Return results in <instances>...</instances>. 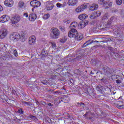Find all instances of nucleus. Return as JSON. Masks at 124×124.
<instances>
[{
  "instance_id": "obj_58",
  "label": "nucleus",
  "mask_w": 124,
  "mask_h": 124,
  "mask_svg": "<svg viewBox=\"0 0 124 124\" xmlns=\"http://www.w3.org/2000/svg\"><path fill=\"white\" fill-rule=\"evenodd\" d=\"M71 80H72V79L70 80V82H71V83H72V81H71Z\"/></svg>"
},
{
  "instance_id": "obj_15",
  "label": "nucleus",
  "mask_w": 124,
  "mask_h": 124,
  "mask_svg": "<svg viewBox=\"0 0 124 124\" xmlns=\"http://www.w3.org/2000/svg\"><path fill=\"white\" fill-rule=\"evenodd\" d=\"M77 26H78V23L76 22H72L70 25V29L71 30H75L77 28Z\"/></svg>"
},
{
  "instance_id": "obj_59",
  "label": "nucleus",
  "mask_w": 124,
  "mask_h": 124,
  "mask_svg": "<svg viewBox=\"0 0 124 124\" xmlns=\"http://www.w3.org/2000/svg\"><path fill=\"white\" fill-rule=\"evenodd\" d=\"M117 34H120V32L117 33Z\"/></svg>"
},
{
  "instance_id": "obj_61",
  "label": "nucleus",
  "mask_w": 124,
  "mask_h": 124,
  "mask_svg": "<svg viewBox=\"0 0 124 124\" xmlns=\"http://www.w3.org/2000/svg\"><path fill=\"white\" fill-rule=\"evenodd\" d=\"M87 110H89V108H87Z\"/></svg>"
},
{
  "instance_id": "obj_40",
  "label": "nucleus",
  "mask_w": 124,
  "mask_h": 124,
  "mask_svg": "<svg viewBox=\"0 0 124 124\" xmlns=\"http://www.w3.org/2000/svg\"><path fill=\"white\" fill-rule=\"evenodd\" d=\"M96 13L97 14V17H99V16L101 15V12H100V11H97L96 12Z\"/></svg>"
},
{
  "instance_id": "obj_4",
  "label": "nucleus",
  "mask_w": 124,
  "mask_h": 124,
  "mask_svg": "<svg viewBox=\"0 0 124 124\" xmlns=\"http://www.w3.org/2000/svg\"><path fill=\"white\" fill-rule=\"evenodd\" d=\"M77 33L78 31L76 29H72L70 31H69L68 36L70 37V38H75Z\"/></svg>"
},
{
  "instance_id": "obj_31",
  "label": "nucleus",
  "mask_w": 124,
  "mask_h": 124,
  "mask_svg": "<svg viewBox=\"0 0 124 124\" xmlns=\"http://www.w3.org/2000/svg\"><path fill=\"white\" fill-rule=\"evenodd\" d=\"M116 4L118 5H121L122 3H123V0H116Z\"/></svg>"
},
{
  "instance_id": "obj_8",
  "label": "nucleus",
  "mask_w": 124,
  "mask_h": 124,
  "mask_svg": "<svg viewBox=\"0 0 124 124\" xmlns=\"http://www.w3.org/2000/svg\"><path fill=\"white\" fill-rule=\"evenodd\" d=\"M46 7L47 10L49 11L50 10H52L54 8V4H53V1L50 2L47 1L46 2Z\"/></svg>"
},
{
  "instance_id": "obj_46",
  "label": "nucleus",
  "mask_w": 124,
  "mask_h": 124,
  "mask_svg": "<svg viewBox=\"0 0 124 124\" xmlns=\"http://www.w3.org/2000/svg\"><path fill=\"white\" fill-rule=\"evenodd\" d=\"M116 83H117V84H121V83H122V81L117 79L116 80Z\"/></svg>"
},
{
  "instance_id": "obj_6",
  "label": "nucleus",
  "mask_w": 124,
  "mask_h": 124,
  "mask_svg": "<svg viewBox=\"0 0 124 124\" xmlns=\"http://www.w3.org/2000/svg\"><path fill=\"white\" fill-rule=\"evenodd\" d=\"M7 35V30L5 28H3L0 30V38L3 39Z\"/></svg>"
},
{
  "instance_id": "obj_63",
  "label": "nucleus",
  "mask_w": 124,
  "mask_h": 124,
  "mask_svg": "<svg viewBox=\"0 0 124 124\" xmlns=\"http://www.w3.org/2000/svg\"><path fill=\"white\" fill-rule=\"evenodd\" d=\"M59 0L61 1V0Z\"/></svg>"
},
{
  "instance_id": "obj_62",
  "label": "nucleus",
  "mask_w": 124,
  "mask_h": 124,
  "mask_svg": "<svg viewBox=\"0 0 124 124\" xmlns=\"http://www.w3.org/2000/svg\"><path fill=\"white\" fill-rule=\"evenodd\" d=\"M96 42H97V43H98V41H96Z\"/></svg>"
},
{
  "instance_id": "obj_22",
  "label": "nucleus",
  "mask_w": 124,
  "mask_h": 124,
  "mask_svg": "<svg viewBox=\"0 0 124 124\" xmlns=\"http://www.w3.org/2000/svg\"><path fill=\"white\" fill-rule=\"evenodd\" d=\"M75 38V39H77V40H81L83 38V35L82 34H78V33L77 34Z\"/></svg>"
},
{
  "instance_id": "obj_2",
  "label": "nucleus",
  "mask_w": 124,
  "mask_h": 124,
  "mask_svg": "<svg viewBox=\"0 0 124 124\" xmlns=\"http://www.w3.org/2000/svg\"><path fill=\"white\" fill-rule=\"evenodd\" d=\"M51 31L54 35L52 38H53V39H58V38H59V36L60 35V31H59V29L53 27L51 29Z\"/></svg>"
},
{
  "instance_id": "obj_17",
  "label": "nucleus",
  "mask_w": 124,
  "mask_h": 124,
  "mask_svg": "<svg viewBox=\"0 0 124 124\" xmlns=\"http://www.w3.org/2000/svg\"><path fill=\"white\" fill-rule=\"evenodd\" d=\"M93 42H95V41H93V40H89L87 41L86 43L84 44V45L82 46V48H85V47H87L88 45H90V44H92V43H93Z\"/></svg>"
},
{
  "instance_id": "obj_24",
  "label": "nucleus",
  "mask_w": 124,
  "mask_h": 124,
  "mask_svg": "<svg viewBox=\"0 0 124 124\" xmlns=\"http://www.w3.org/2000/svg\"><path fill=\"white\" fill-rule=\"evenodd\" d=\"M22 103L24 106H28V107L32 105V103L31 102H26L25 101H22Z\"/></svg>"
},
{
  "instance_id": "obj_5",
  "label": "nucleus",
  "mask_w": 124,
  "mask_h": 124,
  "mask_svg": "<svg viewBox=\"0 0 124 124\" xmlns=\"http://www.w3.org/2000/svg\"><path fill=\"white\" fill-rule=\"evenodd\" d=\"M30 5L32 6V7L35 8V7H39V6L41 5V3L38 0H33L30 2Z\"/></svg>"
},
{
  "instance_id": "obj_13",
  "label": "nucleus",
  "mask_w": 124,
  "mask_h": 124,
  "mask_svg": "<svg viewBox=\"0 0 124 124\" xmlns=\"http://www.w3.org/2000/svg\"><path fill=\"white\" fill-rule=\"evenodd\" d=\"M4 3L6 6H9V7H11V6L13 5V0H6L4 1Z\"/></svg>"
},
{
  "instance_id": "obj_18",
  "label": "nucleus",
  "mask_w": 124,
  "mask_h": 124,
  "mask_svg": "<svg viewBox=\"0 0 124 124\" xmlns=\"http://www.w3.org/2000/svg\"><path fill=\"white\" fill-rule=\"evenodd\" d=\"M78 19H79V20H81L82 21H83V20H85L88 18V15H87L85 14H80L78 16Z\"/></svg>"
},
{
  "instance_id": "obj_50",
  "label": "nucleus",
  "mask_w": 124,
  "mask_h": 124,
  "mask_svg": "<svg viewBox=\"0 0 124 124\" xmlns=\"http://www.w3.org/2000/svg\"><path fill=\"white\" fill-rule=\"evenodd\" d=\"M3 10V8H2V6L0 5V12L2 11Z\"/></svg>"
},
{
  "instance_id": "obj_60",
  "label": "nucleus",
  "mask_w": 124,
  "mask_h": 124,
  "mask_svg": "<svg viewBox=\"0 0 124 124\" xmlns=\"http://www.w3.org/2000/svg\"><path fill=\"white\" fill-rule=\"evenodd\" d=\"M78 106H80V104H78Z\"/></svg>"
},
{
  "instance_id": "obj_44",
  "label": "nucleus",
  "mask_w": 124,
  "mask_h": 124,
  "mask_svg": "<svg viewBox=\"0 0 124 124\" xmlns=\"http://www.w3.org/2000/svg\"><path fill=\"white\" fill-rule=\"evenodd\" d=\"M23 15L24 16H25L26 18H28V17H29V14L27 13H24Z\"/></svg>"
},
{
  "instance_id": "obj_56",
  "label": "nucleus",
  "mask_w": 124,
  "mask_h": 124,
  "mask_svg": "<svg viewBox=\"0 0 124 124\" xmlns=\"http://www.w3.org/2000/svg\"><path fill=\"white\" fill-rule=\"evenodd\" d=\"M89 120H93V117H89Z\"/></svg>"
},
{
  "instance_id": "obj_54",
  "label": "nucleus",
  "mask_w": 124,
  "mask_h": 124,
  "mask_svg": "<svg viewBox=\"0 0 124 124\" xmlns=\"http://www.w3.org/2000/svg\"><path fill=\"white\" fill-rule=\"evenodd\" d=\"M12 93H14V94H16V91H12Z\"/></svg>"
},
{
  "instance_id": "obj_42",
  "label": "nucleus",
  "mask_w": 124,
  "mask_h": 124,
  "mask_svg": "<svg viewBox=\"0 0 124 124\" xmlns=\"http://www.w3.org/2000/svg\"><path fill=\"white\" fill-rule=\"evenodd\" d=\"M46 51H45L44 50H43L42 51V55H43V56H46Z\"/></svg>"
},
{
  "instance_id": "obj_30",
  "label": "nucleus",
  "mask_w": 124,
  "mask_h": 124,
  "mask_svg": "<svg viewBox=\"0 0 124 124\" xmlns=\"http://www.w3.org/2000/svg\"><path fill=\"white\" fill-rule=\"evenodd\" d=\"M66 99H68V98L66 97H64L63 98H61V100L63 102H65V103H67V100H66Z\"/></svg>"
},
{
  "instance_id": "obj_11",
  "label": "nucleus",
  "mask_w": 124,
  "mask_h": 124,
  "mask_svg": "<svg viewBox=\"0 0 124 124\" xmlns=\"http://www.w3.org/2000/svg\"><path fill=\"white\" fill-rule=\"evenodd\" d=\"M20 16L18 15H16L15 16L13 17L12 19V23L13 25H15V24H17L18 22H19L20 20Z\"/></svg>"
},
{
  "instance_id": "obj_49",
  "label": "nucleus",
  "mask_w": 124,
  "mask_h": 124,
  "mask_svg": "<svg viewBox=\"0 0 124 124\" xmlns=\"http://www.w3.org/2000/svg\"><path fill=\"white\" fill-rule=\"evenodd\" d=\"M93 15H94V17H97L98 16H97V14H96V12H94L93 13Z\"/></svg>"
},
{
  "instance_id": "obj_29",
  "label": "nucleus",
  "mask_w": 124,
  "mask_h": 124,
  "mask_svg": "<svg viewBox=\"0 0 124 124\" xmlns=\"http://www.w3.org/2000/svg\"><path fill=\"white\" fill-rule=\"evenodd\" d=\"M49 17H50V15L49 14H47L44 16L43 19H44L45 20H47V19H48Z\"/></svg>"
},
{
  "instance_id": "obj_36",
  "label": "nucleus",
  "mask_w": 124,
  "mask_h": 124,
  "mask_svg": "<svg viewBox=\"0 0 124 124\" xmlns=\"http://www.w3.org/2000/svg\"><path fill=\"white\" fill-rule=\"evenodd\" d=\"M108 50H109V51H111V52L112 53H115V49L114 48H113L112 47H109L108 48Z\"/></svg>"
},
{
  "instance_id": "obj_32",
  "label": "nucleus",
  "mask_w": 124,
  "mask_h": 124,
  "mask_svg": "<svg viewBox=\"0 0 124 124\" xmlns=\"http://www.w3.org/2000/svg\"><path fill=\"white\" fill-rule=\"evenodd\" d=\"M101 80L104 84H107V83H108V81L107 80V78H102V79H101Z\"/></svg>"
},
{
  "instance_id": "obj_53",
  "label": "nucleus",
  "mask_w": 124,
  "mask_h": 124,
  "mask_svg": "<svg viewBox=\"0 0 124 124\" xmlns=\"http://www.w3.org/2000/svg\"><path fill=\"white\" fill-rule=\"evenodd\" d=\"M121 14H122V16L123 17H124V12H122V13H121Z\"/></svg>"
},
{
  "instance_id": "obj_37",
  "label": "nucleus",
  "mask_w": 124,
  "mask_h": 124,
  "mask_svg": "<svg viewBox=\"0 0 124 124\" xmlns=\"http://www.w3.org/2000/svg\"><path fill=\"white\" fill-rule=\"evenodd\" d=\"M18 113L19 114H23L24 111H23V109L22 108H19L18 111Z\"/></svg>"
},
{
  "instance_id": "obj_47",
  "label": "nucleus",
  "mask_w": 124,
  "mask_h": 124,
  "mask_svg": "<svg viewBox=\"0 0 124 124\" xmlns=\"http://www.w3.org/2000/svg\"><path fill=\"white\" fill-rule=\"evenodd\" d=\"M30 117L31 118V119H33V120H35V119H36V117L33 115L30 116Z\"/></svg>"
},
{
  "instance_id": "obj_19",
  "label": "nucleus",
  "mask_w": 124,
  "mask_h": 124,
  "mask_svg": "<svg viewBox=\"0 0 124 124\" xmlns=\"http://www.w3.org/2000/svg\"><path fill=\"white\" fill-rule=\"evenodd\" d=\"M10 51L11 53H13V54H14V56H15V57L18 56V53H17V50H16V48H15L13 47H12L11 48H10Z\"/></svg>"
},
{
  "instance_id": "obj_48",
  "label": "nucleus",
  "mask_w": 124,
  "mask_h": 124,
  "mask_svg": "<svg viewBox=\"0 0 124 124\" xmlns=\"http://www.w3.org/2000/svg\"><path fill=\"white\" fill-rule=\"evenodd\" d=\"M47 105L48 106H50V107H53V105L50 103H48Z\"/></svg>"
},
{
  "instance_id": "obj_3",
  "label": "nucleus",
  "mask_w": 124,
  "mask_h": 124,
  "mask_svg": "<svg viewBox=\"0 0 124 124\" xmlns=\"http://www.w3.org/2000/svg\"><path fill=\"white\" fill-rule=\"evenodd\" d=\"M10 38L13 41H18L21 38V35L17 33H12L10 34Z\"/></svg>"
},
{
  "instance_id": "obj_12",
  "label": "nucleus",
  "mask_w": 124,
  "mask_h": 124,
  "mask_svg": "<svg viewBox=\"0 0 124 124\" xmlns=\"http://www.w3.org/2000/svg\"><path fill=\"white\" fill-rule=\"evenodd\" d=\"M78 3V0H68L67 4L69 6H75Z\"/></svg>"
},
{
  "instance_id": "obj_51",
  "label": "nucleus",
  "mask_w": 124,
  "mask_h": 124,
  "mask_svg": "<svg viewBox=\"0 0 124 124\" xmlns=\"http://www.w3.org/2000/svg\"><path fill=\"white\" fill-rule=\"evenodd\" d=\"M118 107H119V108H124V105H119Z\"/></svg>"
},
{
  "instance_id": "obj_52",
  "label": "nucleus",
  "mask_w": 124,
  "mask_h": 124,
  "mask_svg": "<svg viewBox=\"0 0 124 124\" xmlns=\"http://www.w3.org/2000/svg\"><path fill=\"white\" fill-rule=\"evenodd\" d=\"M91 111H87L86 114L84 115V116H87V115H88V114H89V113H90Z\"/></svg>"
},
{
  "instance_id": "obj_38",
  "label": "nucleus",
  "mask_w": 124,
  "mask_h": 124,
  "mask_svg": "<svg viewBox=\"0 0 124 124\" xmlns=\"http://www.w3.org/2000/svg\"><path fill=\"white\" fill-rule=\"evenodd\" d=\"M41 83L44 85H47V84H48V82H47V80H43L41 81Z\"/></svg>"
},
{
  "instance_id": "obj_55",
  "label": "nucleus",
  "mask_w": 124,
  "mask_h": 124,
  "mask_svg": "<svg viewBox=\"0 0 124 124\" xmlns=\"http://www.w3.org/2000/svg\"><path fill=\"white\" fill-rule=\"evenodd\" d=\"M34 11V8L33 7V8L32 9V12H33Z\"/></svg>"
},
{
  "instance_id": "obj_9",
  "label": "nucleus",
  "mask_w": 124,
  "mask_h": 124,
  "mask_svg": "<svg viewBox=\"0 0 124 124\" xmlns=\"http://www.w3.org/2000/svg\"><path fill=\"white\" fill-rule=\"evenodd\" d=\"M37 18V16L34 13H32L29 15V19L31 22H34Z\"/></svg>"
},
{
  "instance_id": "obj_35",
  "label": "nucleus",
  "mask_w": 124,
  "mask_h": 124,
  "mask_svg": "<svg viewBox=\"0 0 124 124\" xmlns=\"http://www.w3.org/2000/svg\"><path fill=\"white\" fill-rule=\"evenodd\" d=\"M59 29L61 30V31H65V28L62 26H60Z\"/></svg>"
},
{
  "instance_id": "obj_34",
  "label": "nucleus",
  "mask_w": 124,
  "mask_h": 124,
  "mask_svg": "<svg viewBox=\"0 0 124 124\" xmlns=\"http://www.w3.org/2000/svg\"><path fill=\"white\" fill-rule=\"evenodd\" d=\"M65 41H66V39L63 38L61 39H60V42H61L62 43H64V42H65Z\"/></svg>"
},
{
  "instance_id": "obj_7",
  "label": "nucleus",
  "mask_w": 124,
  "mask_h": 124,
  "mask_svg": "<svg viewBox=\"0 0 124 124\" xmlns=\"http://www.w3.org/2000/svg\"><path fill=\"white\" fill-rule=\"evenodd\" d=\"M10 19V17L8 15H4L0 17V22L1 23H6V22H8Z\"/></svg>"
},
{
  "instance_id": "obj_43",
  "label": "nucleus",
  "mask_w": 124,
  "mask_h": 124,
  "mask_svg": "<svg viewBox=\"0 0 124 124\" xmlns=\"http://www.w3.org/2000/svg\"><path fill=\"white\" fill-rule=\"evenodd\" d=\"M78 104H80V106H81L82 107H85V104H84V103H78Z\"/></svg>"
},
{
  "instance_id": "obj_16",
  "label": "nucleus",
  "mask_w": 124,
  "mask_h": 124,
  "mask_svg": "<svg viewBox=\"0 0 124 124\" xmlns=\"http://www.w3.org/2000/svg\"><path fill=\"white\" fill-rule=\"evenodd\" d=\"M98 8V5L95 3H93L91 6L90 8V10H91V11H93L94 10H96V9H97Z\"/></svg>"
},
{
  "instance_id": "obj_1",
  "label": "nucleus",
  "mask_w": 124,
  "mask_h": 124,
  "mask_svg": "<svg viewBox=\"0 0 124 124\" xmlns=\"http://www.w3.org/2000/svg\"><path fill=\"white\" fill-rule=\"evenodd\" d=\"M116 70L109 69V67H108L107 66H105L102 68L103 73L108 77H112V76H114L116 73Z\"/></svg>"
},
{
  "instance_id": "obj_28",
  "label": "nucleus",
  "mask_w": 124,
  "mask_h": 124,
  "mask_svg": "<svg viewBox=\"0 0 124 124\" xmlns=\"http://www.w3.org/2000/svg\"><path fill=\"white\" fill-rule=\"evenodd\" d=\"M102 20H108V14H105L103 17Z\"/></svg>"
},
{
  "instance_id": "obj_20",
  "label": "nucleus",
  "mask_w": 124,
  "mask_h": 124,
  "mask_svg": "<svg viewBox=\"0 0 124 124\" xmlns=\"http://www.w3.org/2000/svg\"><path fill=\"white\" fill-rule=\"evenodd\" d=\"M109 0H98V3L99 4H101V5H104V6H105V5H106V3H107V1H109Z\"/></svg>"
},
{
  "instance_id": "obj_26",
  "label": "nucleus",
  "mask_w": 124,
  "mask_h": 124,
  "mask_svg": "<svg viewBox=\"0 0 124 124\" xmlns=\"http://www.w3.org/2000/svg\"><path fill=\"white\" fill-rule=\"evenodd\" d=\"M56 6L58 8H62V7H64V6H65V4H61L60 3H57L56 4Z\"/></svg>"
},
{
  "instance_id": "obj_57",
  "label": "nucleus",
  "mask_w": 124,
  "mask_h": 124,
  "mask_svg": "<svg viewBox=\"0 0 124 124\" xmlns=\"http://www.w3.org/2000/svg\"><path fill=\"white\" fill-rule=\"evenodd\" d=\"M93 59H92V60H91V62H93Z\"/></svg>"
},
{
  "instance_id": "obj_45",
  "label": "nucleus",
  "mask_w": 124,
  "mask_h": 124,
  "mask_svg": "<svg viewBox=\"0 0 124 124\" xmlns=\"http://www.w3.org/2000/svg\"><path fill=\"white\" fill-rule=\"evenodd\" d=\"M52 45L53 48H56V47H57V45H56V43H52Z\"/></svg>"
},
{
  "instance_id": "obj_10",
  "label": "nucleus",
  "mask_w": 124,
  "mask_h": 124,
  "mask_svg": "<svg viewBox=\"0 0 124 124\" xmlns=\"http://www.w3.org/2000/svg\"><path fill=\"white\" fill-rule=\"evenodd\" d=\"M35 41H36V38L35 36L32 35L29 37L28 43L29 45H33Z\"/></svg>"
},
{
  "instance_id": "obj_39",
  "label": "nucleus",
  "mask_w": 124,
  "mask_h": 124,
  "mask_svg": "<svg viewBox=\"0 0 124 124\" xmlns=\"http://www.w3.org/2000/svg\"><path fill=\"white\" fill-rule=\"evenodd\" d=\"M90 19H95L96 17L94 16V15L93 14L90 16Z\"/></svg>"
},
{
  "instance_id": "obj_23",
  "label": "nucleus",
  "mask_w": 124,
  "mask_h": 124,
  "mask_svg": "<svg viewBox=\"0 0 124 124\" xmlns=\"http://www.w3.org/2000/svg\"><path fill=\"white\" fill-rule=\"evenodd\" d=\"M116 18L115 17V16H112L110 19H109L108 21V25H111V23H113V22H115L116 21Z\"/></svg>"
},
{
  "instance_id": "obj_21",
  "label": "nucleus",
  "mask_w": 124,
  "mask_h": 124,
  "mask_svg": "<svg viewBox=\"0 0 124 124\" xmlns=\"http://www.w3.org/2000/svg\"><path fill=\"white\" fill-rule=\"evenodd\" d=\"M87 25H88V22H86V23H79L78 24V28L79 30H81V29H83V28H85V26H87Z\"/></svg>"
},
{
  "instance_id": "obj_33",
  "label": "nucleus",
  "mask_w": 124,
  "mask_h": 124,
  "mask_svg": "<svg viewBox=\"0 0 124 124\" xmlns=\"http://www.w3.org/2000/svg\"><path fill=\"white\" fill-rule=\"evenodd\" d=\"M25 35H26V34L25 33H24V32H21V35H20L21 38H22V39H23L24 38H25Z\"/></svg>"
},
{
  "instance_id": "obj_27",
  "label": "nucleus",
  "mask_w": 124,
  "mask_h": 124,
  "mask_svg": "<svg viewBox=\"0 0 124 124\" xmlns=\"http://www.w3.org/2000/svg\"><path fill=\"white\" fill-rule=\"evenodd\" d=\"M76 12H77V13H80V12H82V10L81 9V7L79 6V7H78V8H77L76 9Z\"/></svg>"
},
{
  "instance_id": "obj_14",
  "label": "nucleus",
  "mask_w": 124,
  "mask_h": 124,
  "mask_svg": "<svg viewBox=\"0 0 124 124\" xmlns=\"http://www.w3.org/2000/svg\"><path fill=\"white\" fill-rule=\"evenodd\" d=\"M18 7L19 9H25V7H26V5L23 1H19L18 4Z\"/></svg>"
},
{
  "instance_id": "obj_41",
  "label": "nucleus",
  "mask_w": 124,
  "mask_h": 124,
  "mask_svg": "<svg viewBox=\"0 0 124 124\" xmlns=\"http://www.w3.org/2000/svg\"><path fill=\"white\" fill-rule=\"evenodd\" d=\"M106 4H108V6H112V4H113V3L112 2H108V1H107V3H106Z\"/></svg>"
},
{
  "instance_id": "obj_25",
  "label": "nucleus",
  "mask_w": 124,
  "mask_h": 124,
  "mask_svg": "<svg viewBox=\"0 0 124 124\" xmlns=\"http://www.w3.org/2000/svg\"><path fill=\"white\" fill-rule=\"evenodd\" d=\"M80 8L81 9V11L83 12L85 10V9H86V8H88V5L86 4H83L81 6H80Z\"/></svg>"
}]
</instances>
